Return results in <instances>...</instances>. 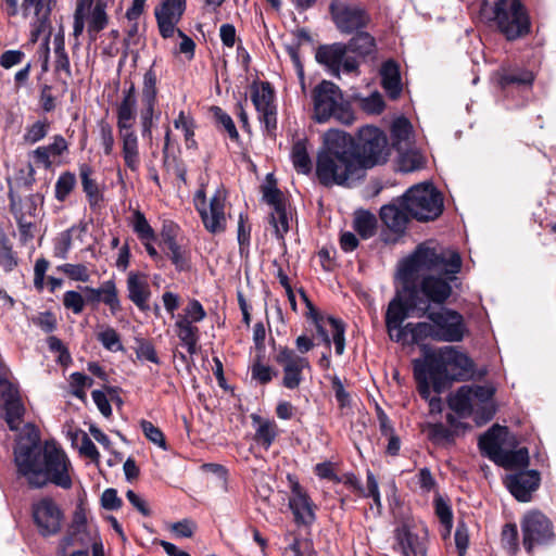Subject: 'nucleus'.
<instances>
[{
    "label": "nucleus",
    "instance_id": "5fc2aeb1",
    "mask_svg": "<svg viewBox=\"0 0 556 556\" xmlns=\"http://www.w3.org/2000/svg\"><path fill=\"white\" fill-rule=\"evenodd\" d=\"M206 313L202 304L198 300H191L184 308L182 314L177 316V319H186L190 324H195L203 320Z\"/></svg>",
    "mask_w": 556,
    "mask_h": 556
},
{
    "label": "nucleus",
    "instance_id": "13d9d810",
    "mask_svg": "<svg viewBox=\"0 0 556 556\" xmlns=\"http://www.w3.org/2000/svg\"><path fill=\"white\" fill-rule=\"evenodd\" d=\"M287 551L291 553L290 556H316L313 543L307 539H298L294 536Z\"/></svg>",
    "mask_w": 556,
    "mask_h": 556
},
{
    "label": "nucleus",
    "instance_id": "9d476101",
    "mask_svg": "<svg viewBox=\"0 0 556 556\" xmlns=\"http://www.w3.org/2000/svg\"><path fill=\"white\" fill-rule=\"evenodd\" d=\"M403 206L419 222L433 220L443 211V198L432 184H419L402 197Z\"/></svg>",
    "mask_w": 556,
    "mask_h": 556
},
{
    "label": "nucleus",
    "instance_id": "6ab92c4d",
    "mask_svg": "<svg viewBox=\"0 0 556 556\" xmlns=\"http://www.w3.org/2000/svg\"><path fill=\"white\" fill-rule=\"evenodd\" d=\"M288 480L291 489L289 507L294 516L295 522L305 526L312 525L316 518L314 503L294 477L289 475Z\"/></svg>",
    "mask_w": 556,
    "mask_h": 556
},
{
    "label": "nucleus",
    "instance_id": "1a4fd4ad",
    "mask_svg": "<svg viewBox=\"0 0 556 556\" xmlns=\"http://www.w3.org/2000/svg\"><path fill=\"white\" fill-rule=\"evenodd\" d=\"M136 89L134 84L124 91L122 102L117 108V127L122 139V153L125 165L131 170L137 172L140 166V155L138 148V137L132 130V124L136 117Z\"/></svg>",
    "mask_w": 556,
    "mask_h": 556
},
{
    "label": "nucleus",
    "instance_id": "0eeeda50",
    "mask_svg": "<svg viewBox=\"0 0 556 556\" xmlns=\"http://www.w3.org/2000/svg\"><path fill=\"white\" fill-rule=\"evenodd\" d=\"M429 321H420L415 326L417 344L426 339L441 342H460L467 333L464 317L456 311L441 307L430 309L429 305L422 308Z\"/></svg>",
    "mask_w": 556,
    "mask_h": 556
},
{
    "label": "nucleus",
    "instance_id": "2f4dec72",
    "mask_svg": "<svg viewBox=\"0 0 556 556\" xmlns=\"http://www.w3.org/2000/svg\"><path fill=\"white\" fill-rule=\"evenodd\" d=\"M381 84L383 89L392 99H396L402 91L400 70L395 62L387 61L380 70Z\"/></svg>",
    "mask_w": 556,
    "mask_h": 556
},
{
    "label": "nucleus",
    "instance_id": "a19ab883",
    "mask_svg": "<svg viewBox=\"0 0 556 556\" xmlns=\"http://www.w3.org/2000/svg\"><path fill=\"white\" fill-rule=\"evenodd\" d=\"M345 46L350 52L365 56L375 50V39L368 33H359Z\"/></svg>",
    "mask_w": 556,
    "mask_h": 556
},
{
    "label": "nucleus",
    "instance_id": "c756f323",
    "mask_svg": "<svg viewBox=\"0 0 556 556\" xmlns=\"http://www.w3.org/2000/svg\"><path fill=\"white\" fill-rule=\"evenodd\" d=\"M55 0H23L22 11L24 16H31L36 21V28L40 31L49 22L52 7Z\"/></svg>",
    "mask_w": 556,
    "mask_h": 556
},
{
    "label": "nucleus",
    "instance_id": "69168bd1",
    "mask_svg": "<svg viewBox=\"0 0 556 556\" xmlns=\"http://www.w3.org/2000/svg\"><path fill=\"white\" fill-rule=\"evenodd\" d=\"M363 497H372L375 505L378 508H381V497L379 492V485L376 477L372 472H367V486L366 489L363 488V493L358 494Z\"/></svg>",
    "mask_w": 556,
    "mask_h": 556
},
{
    "label": "nucleus",
    "instance_id": "7ed1b4c3",
    "mask_svg": "<svg viewBox=\"0 0 556 556\" xmlns=\"http://www.w3.org/2000/svg\"><path fill=\"white\" fill-rule=\"evenodd\" d=\"M316 176L326 187L350 186L364 176L350 135L337 129L325 132L324 148L317 155Z\"/></svg>",
    "mask_w": 556,
    "mask_h": 556
},
{
    "label": "nucleus",
    "instance_id": "4be33fe9",
    "mask_svg": "<svg viewBox=\"0 0 556 556\" xmlns=\"http://www.w3.org/2000/svg\"><path fill=\"white\" fill-rule=\"evenodd\" d=\"M349 49L345 45L334 43L331 46L320 47L316 52V60L327 65L332 73L339 72L342 67L346 73L356 72L358 68V62L348 55Z\"/></svg>",
    "mask_w": 556,
    "mask_h": 556
},
{
    "label": "nucleus",
    "instance_id": "c9c22d12",
    "mask_svg": "<svg viewBox=\"0 0 556 556\" xmlns=\"http://www.w3.org/2000/svg\"><path fill=\"white\" fill-rule=\"evenodd\" d=\"M79 175L81 179L83 190L87 195L90 206H97L102 200V193L100 192L97 182L91 178V167L87 164L80 165Z\"/></svg>",
    "mask_w": 556,
    "mask_h": 556
},
{
    "label": "nucleus",
    "instance_id": "412c9836",
    "mask_svg": "<svg viewBox=\"0 0 556 556\" xmlns=\"http://www.w3.org/2000/svg\"><path fill=\"white\" fill-rule=\"evenodd\" d=\"M394 549L402 556H426L428 531L413 532L407 525H402L394 532Z\"/></svg>",
    "mask_w": 556,
    "mask_h": 556
},
{
    "label": "nucleus",
    "instance_id": "680f3d73",
    "mask_svg": "<svg viewBox=\"0 0 556 556\" xmlns=\"http://www.w3.org/2000/svg\"><path fill=\"white\" fill-rule=\"evenodd\" d=\"M136 356L140 361H148L154 364H160V358L153 344L147 340L137 341Z\"/></svg>",
    "mask_w": 556,
    "mask_h": 556
},
{
    "label": "nucleus",
    "instance_id": "c85d7f7f",
    "mask_svg": "<svg viewBox=\"0 0 556 556\" xmlns=\"http://www.w3.org/2000/svg\"><path fill=\"white\" fill-rule=\"evenodd\" d=\"M127 290L128 298L140 309H144L151 294L147 276L140 273L130 271L127 277Z\"/></svg>",
    "mask_w": 556,
    "mask_h": 556
},
{
    "label": "nucleus",
    "instance_id": "e433bc0d",
    "mask_svg": "<svg viewBox=\"0 0 556 556\" xmlns=\"http://www.w3.org/2000/svg\"><path fill=\"white\" fill-rule=\"evenodd\" d=\"M403 147L399 151L397 165L399 169L404 173H409L421 168L425 164L424 155L415 148L407 149Z\"/></svg>",
    "mask_w": 556,
    "mask_h": 556
},
{
    "label": "nucleus",
    "instance_id": "cd10ccee",
    "mask_svg": "<svg viewBox=\"0 0 556 556\" xmlns=\"http://www.w3.org/2000/svg\"><path fill=\"white\" fill-rule=\"evenodd\" d=\"M316 323V331L318 336L323 339L328 349H330L331 340L328 333V330L325 328V325L328 324L330 326V332L332 334V340L334 343L336 353L338 355H342L345 348V338H344V325L341 320L327 317L324 318H315Z\"/></svg>",
    "mask_w": 556,
    "mask_h": 556
},
{
    "label": "nucleus",
    "instance_id": "f8f14e48",
    "mask_svg": "<svg viewBox=\"0 0 556 556\" xmlns=\"http://www.w3.org/2000/svg\"><path fill=\"white\" fill-rule=\"evenodd\" d=\"M226 190L222 187L215 190L210 200L206 199V192L203 187L194 193V207L201 217L204 228L213 235L222 233L226 230Z\"/></svg>",
    "mask_w": 556,
    "mask_h": 556
},
{
    "label": "nucleus",
    "instance_id": "5701e85b",
    "mask_svg": "<svg viewBox=\"0 0 556 556\" xmlns=\"http://www.w3.org/2000/svg\"><path fill=\"white\" fill-rule=\"evenodd\" d=\"M0 407L5 413V420L11 430H17L24 406L16 387L7 379H0Z\"/></svg>",
    "mask_w": 556,
    "mask_h": 556
},
{
    "label": "nucleus",
    "instance_id": "774afa93",
    "mask_svg": "<svg viewBox=\"0 0 556 556\" xmlns=\"http://www.w3.org/2000/svg\"><path fill=\"white\" fill-rule=\"evenodd\" d=\"M427 435L434 442L450 441L451 431L442 424H429L426 428Z\"/></svg>",
    "mask_w": 556,
    "mask_h": 556
},
{
    "label": "nucleus",
    "instance_id": "8fccbe9b",
    "mask_svg": "<svg viewBox=\"0 0 556 556\" xmlns=\"http://www.w3.org/2000/svg\"><path fill=\"white\" fill-rule=\"evenodd\" d=\"M48 130L49 122L46 118L37 121L26 127L25 134L23 135V140L28 144H35L47 136Z\"/></svg>",
    "mask_w": 556,
    "mask_h": 556
},
{
    "label": "nucleus",
    "instance_id": "603ef678",
    "mask_svg": "<svg viewBox=\"0 0 556 556\" xmlns=\"http://www.w3.org/2000/svg\"><path fill=\"white\" fill-rule=\"evenodd\" d=\"M142 104H155L156 102V75L148 71L143 76Z\"/></svg>",
    "mask_w": 556,
    "mask_h": 556
},
{
    "label": "nucleus",
    "instance_id": "b1692460",
    "mask_svg": "<svg viewBox=\"0 0 556 556\" xmlns=\"http://www.w3.org/2000/svg\"><path fill=\"white\" fill-rule=\"evenodd\" d=\"M34 520L43 535L56 533L61 528L62 513L50 498H42L33 507Z\"/></svg>",
    "mask_w": 556,
    "mask_h": 556
},
{
    "label": "nucleus",
    "instance_id": "49530a36",
    "mask_svg": "<svg viewBox=\"0 0 556 556\" xmlns=\"http://www.w3.org/2000/svg\"><path fill=\"white\" fill-rule=\"evenodd\" d=\"M414 375L418 382L419 394L425 400L431 399L430 382L432 383V381L427 371V367H425L424 362H421V361L414 362Z\"/></svg>",
    "mask_w": 556,
    "mask_h": 556
},
{
    "label": "nucleus",
    "instance_id": "473e14b6",
    "mask_svg": "<svg viewBox=\"0 0 556 556\" xmlns=\"http://www.w3.org/2000/svg\"><path fill=\"white\" fill-rule=\"evenodd\" d=\"M309 143L306 138H299L293 142L291 149V161L299 174L307 175L312 172L313 163L309 156Z\"/></svg>",
    "mask_w": 556,
    "mask_h": 556
},
{
    "label": "nucleus",
    "instance_id": "a211bd4d",
    "mask_svg": "<svg viewBox=\"0 0 556 556\" xmlns=\"http://www.w3.org/2000/svg\"><path fill=\"white\" fill-rule=\"evenodd\" d=\"M274 90L269 83H262L252 87L251 99L258 113V118L264 123L266 130L271 132L277 125V110L274 104Z\"/></svg>",
    "mask_w": 556,
    "mask_h": 556
},
{
    "label": "nucleus",
    "instance_id": "052dcab7",
    "mask_svg": "<svg viewBox=\"0 0 556 556\" xmlns=\"http://www.w3.org/2000/svg\"><path fill=\"white\" fill-rule=\"evenodd\" d=\"M534 77L533 74L529 71H515L510 73H506L501 78V85L506 86L510 84L517 85H531Z\"/></svg>",
    "mask_w": 556,
    "mask_h": 556
},
{
    "label": "nucleus",
    "instance_id": "bb28decb",
    "mask_svg": "<svg viewBox=\"0 0 556 556\" xmlns=\"http://www.w3.org/2000/svg\"><path fill=\"white\" fill-rule=\"evenodd\" d=\"M10 200V210L15 219L35 217L38 208L43 203V195L31 193L25 199H21L11 188L8 193Z\"/></svg>",
    "mask_w": 556,
    "mask_h": 556
},
{
    "label": "nucleus",
    "instance_id": "7c9ffc66",
    "mask_svg": "<svg viewBox=\"0 0 556 556\" xmlns=\"http://www.w3.org/2000/svg\"><path fill=\"white\" fill-rule=\"evenodd\" d=\"M251 419L255 429V441L266 450L269 448L278 434L277 424L274 420L263 418L256 414H252Z\"/></svg>",
    "mask_w": 556,
    "mask_h": 556
},
{
    "label": "nucleus",
    "instance_id": "37998d69",
    "mask_svg": "<svg viewBox=\"0 0 556 556\" xmlns=\"http://www.w3.org/2000/svg\"><path fill=\"white\" fill-rule=\"evenodd\" d=\"M100 294H102L100 301L110 307L113 315L121 311V301L113 280H106L100 286Z\"/></svg>",
    "mask_w": 556,
    "mask_h": 556
},
{
    "label": "nucleus",
    "instance_id": "4d7b16f0",
    "mask_svg": "<svg viewBox=\"0 0 556 556\" xmlns=\"http://www.w3.org/2000/svg\"><path fill=\"white\" fill-rule=\"evenodd\" d=\"M140 427L146 438L163 450H167L163 432L148 420H141Z\"/></svg>",
    "mask_w": 556,
    "mask_h": 556
},
{
    "label": "nucleus",
    "instance_id": "ddd939ff",
    "mask_svg": "<svg viewBox=\"0 0 556 556\" xmlns=\"http://www.w3.org/2000/svg\"><path fill=\"white\" fill-rule=\"evenodd\" d=\"M109 23L105 0H77L74 12L73 35L79 38L87 26L88 35L94 39Z\"/></svg>",
    "mask_w": 556,
    "mask_h": 556
},
{
    "label": "nucleus",
    "instance_id": "6e6552de",
    "mask_svg": "<svg viewBox=\"0 0 556 556\" xmlns=\"http://www.w3.org/2000/svg\"><path fill=\"white\" fill-rule=\"evenodd\" d=\"M313 118L317 123H326L331 117L350 125L354 115L350 104L344 100L340 88L329 80L320 81L312 92Z\"/></svg>",
    "mask_w": 556,
    "mask_h": 556
},
{
    "label": "nucleus",
    "instance_id": "f257e3e1",
    "mask_svg": "<svg viewBox=\"0 0 556 556\" xmlns=\"http://www.w3.org/2000/svg\"><path fill=\"white\" fill-rule=\"evenodd\" d=\"M460 268L456 251L421 244L401 263L397 277L406 286L414 285L429 302L443 304L452 294V282Z\"/></svg>",
    "mask_w": 556,
    "mask_h": 556
},
{
    "label": "nucleus",
    "instance_id": "bf43d9fd",
    "mask_svg": "<svg viewBox=\"0 0 556 556\" xmlns=\"http://www.w3.org/2000/svg\"><path fill=\"white\" fill-rule=\"evenodd\" d=\"M213 113L216 122L224 128L228 136L231 139L237 140L239 138V134L232 118L218 106L213 108Z\"/></svg>",
    "mask_w": 556,
    "mask_h": 556
},
{
    "label": "nucleus",
    "instance_id": "20e7f679",
    "mask_svg": "<svg viewBox=\"0 0 556 556\" xmlns=\"http://www.w3.org/2000/svg\"><path fill=\"white\" fill-rule=\"evenodd\" d=\"M424 364L438 393L452 381L465 379L473 369L471 359L454 346H443L428 353Z\"/></svg>",
    "mask_w": 556,
    "mask_h": 556
},
{
    "label": "nucleus",
    "instance_id": "338daca9",
    "mask_svg": "<svg viewBox=\"0 0 556 556\" xmlns=\"http://www.w3.org/2000/svg\"><path fill=\"white\" fill-rule=\"evenodd\" d=\"M275 375L274 370L270 366L264 365L261 362H255L251 366V377L253 380H256L257 382L262 384L268 383L273 376Z\"/></svg>",
    "mask_w": 556,
    "mask_h": 556
},
{
    "label": "nucleus",
    "instance_id": "393cba45",
    "mask_svg": "<svg viewBox=\"0 0 556 556\" xmlns=\"http://www.w3.org/2000/svg\"><path fill=\"white\" fill-rule=\"evenodd\" d=\"M540 480L536 470H526L506 476L505 485L516 500L529 502L531 494L539 488Z\"/></svg>",
    "mask_w": 556,
    "mask_h": 556
},
{
    "label": "nucleus",
    "instance_id": "09e8293b",
    "mask_svg": "<svg viewBox=\"0 0 556 556\" xmlns=\"http://www.w3.org/2000/svg\"><path fill=\"white\" fill-rule=\"evenodd\" d=\"M270 224L276 237L278 239H282L285 233L289 230V217L286 211V205L271 210Z\"/></svg>",
    "mask_w": 556,
    "mask_h": 556
},
{
    "label": "nucleus",
    "instance_id": "f03ea898",
    "mask_svg": "<svg viewBox=\"0 0 556 556\" xmlns=\"http://www.w3.org/2000/svg\"><path fill=\"white\" fill-rule=\"evenodd\" d=\"M27 428L30 430L28 442L24 443L21 439L14 450L18 472L34 488H41L50 482L62 489H71L73 467L65 452L54 442H46L41 452L35 428Z\"/></svg>",
    "mask_w": 556,
    "mask_h": 556
},
{
    "label": "nucleus",
    "instance_id": "39448f33",
    "mask_svg": "<svg viewBox=\"0 0 556 556\" xmlns=\"http://www.w3.org/2000/svg\"><path fill=\"white\" fill-rule=\"evenodd\" d=\"M479 20L484 23L495 22L508 40L522 37L530 30L529 16L520 0H496L494 7L489 0H481Z\"/></svg>",
    "mask_w": 556,
    "mask_h": 556
},
{
    "label": "nucleus",
    "instance_id": "ea45409f",
    "mask_svg": "<svg viewBox=\"0 0 556 556\" xmlns=\"http://www.w3.org/2000/svg\"><path fill=\"white\" fill-rule=\"evenodd\" d=\"M97 339L103 345L104 349L111 352H118L124 350L121 336L111 326H99L97 331Z\"/></svg>",
    "mask_w": 556,
    "mask_h": 556
},
{
    "label": "nucleus",
    "instance_id": "a18cd8bd",
    "mask_svg": "<svg viewBox=\"0 0 556 556\" xmlns=\"http://www.w3.org/2000/svg\"><path fill=\"white\" fill-rule=\"evenodd\" d=\"M184 10L182 0H164L162 7L156 9L155 17L160 16L161 18L179 22Z\"/></svg>",
    "mask_w": 556,
    "mask_h": 556
},
{
    "label": "nucleus",
    "instance_id": "dca6fc26",
    "mask_svg": "<svg viewBox=\"0 0 556 556\" xmlns=\"http://www.w3.org/2000/svg\"><path fill=\"white\" fill-rule=\"evenodd\" d=\"M330 13L338 29L345 34L365 27L368 22V15L363 8L344 0H333Z\"/></svg>",
    "mask_w": 556,
    "mask_h": 556
},
{
    "label": "nucleus",
    "instance_id": "c03bdc74",
    "mask_svg": "<svg viewBox=\"0 0 556 556\" xmlns=\"http://www.w3.org/2000/svg\"><path fill=\"white\" fill-rule=\"evenodd\" d=\"M76 186V176L71 172L62 173L54 186L55 199L60 202L65 201L68 194L74 190Z\"/></svg>",
    "mask_w": 556,
    "mask_h": 556
},
{
    "label": "nucleus",
    "instance_id": "4c0bfd02",
    "mask_svg": "<svg viewBox=\"0 0 556 556\" xmlns=\"http://www.w3.org/2000/svg\"><path fill=\"white\" fill-rule=\"evenodd\" d=\"M413 135V127L405 117L396 118L391 126V136L397 150L408 147Z\"/></svg>",
    "mask_w": 556,
    "mask_h": 556
},
{
    "label": "nucleus",
    "instance_id": "72a5a7b5",
    "mask_svg": "<svg viewBox=\"0 0 556 556\" xmlns=\"http://www.w3.org/2000/svg\"><path fill=\"white\" fill-rule=\"evenodd\" d=\"M175 331L182 345L187 348L190 355L195 354L199 341V328L186 319H176Z\"/></svg>",
    "mask_w": 556,
    "mask_h": 556
},
{
    "label": "nucleus",
    "instance_id": "f704fd0d",
    "mask_svg": "<svg viewBox=\"0 0 556 556\" xmlns=\"http://www.w3.org/2000/svg\"><path fill=\"white\" fill-rule=\"evenodd\" d=\"M460 394L462 387L450 397V407L463 417L475 416V421L478 424V404L475 403L476 399L471 394L465 397Z\"/></svg>",
    "mask_w": 556,
    "mask_h": 556
},
{
    "label": "nucleus",
    "instance_id": "2eb2a0df",
    "mask_svg": "<svg viewBox=\"0 0 556 556\" xmlns=\"http://www.w3.org/2000/svg\"><path fill=\"white\" fill-rule=\"evenodd\" d=\"M522 543L528 552L536 545H545L554 539V527L549 518L539 510L527 513L521 519Z\"/></svg>",
    "mask_w": 556,
    "mask_h": 556
},
{
    "label": "nucleus",
    "instance_id": "79ce46f5",
    "mask_svg": "<svg viewBox=\"0 0 556 556\" xmlns=\"http://www.w3.org/2000/svg\"><path fill=\"white\" fill-rule=\"evenodd\" d=\"M174 126L176 129H181L185 135L186 147L188 149H193L197 147V142L194 140V122L193 118L187 115L184 111H180L177 118L174 121Z\"/></svg>",
    "mask_w": 556,
    "mask_h": 556
},
{
    "label": "nucleus",
    "instance_id": "a878e982",
    "mask_svg": "<svg viewBox=\"0 0 556 556\" xmlns=\"http://www.w3.org/2000/svg\"><path fill=\"white\" fill-rule=\"evenodd\" d=\"M409 216V212L402 204V198L380 208V218L383 225L395 233L405 231Z\"/></svg>",
    "mask_w": 556,
    "mask_h": 556
},
{
    "label": "nucleus",
    "instance_id": "3c124183",
    "mask_svg": "<svg viewBox=\"0 0 556 556\" xmlns=\"http://www.w3.org/2000/svg\"><path fill=\"white\" fill-rule=\"evenodd\" d=\"M132 228L141 240L151 241L155 239V233L140 211L134 213Z\"/></svg>",
    "mask_w": 556,
    "mask_h": 556
},
{
    "label": "nucleus",
    "instance_id": "f3484780",
    "mask_svg": "<svg viewBox=\"0 0 556 556\" xmlns=\"http://www.w3.org/2000/svg\"><path fill=\"white\" fill-rule=\"evenodd\" d=\"M275 361L282 366V384L287 389H296L302 380V371L309 369L311 365L306 357L300 356L295 351L289 348H280L275 356Z\"/></svg>",
    "mask_w": 556,
    "mask_h": 556
},
{
    "label": "nucleus",
    "instance_id": "423d86ee",
    "mask_svg": "<svg viewBox=\"0 0 556 556\" xmlns=\"http://www.w3.org/2000/svg\"><path fill=\"white\" fill-rule=\"evenodd\" d=\"M517 440L506 427L494 425L479 439L481 452L506 469L527 467L529 454L526 447L515 450Z\"/></svg>",
    "mask_w": 556,
    "mask_h": 556
},
{
    "label": "nucleus",
    "instance_id": "de8ad7c7",
    "mask_svg": "<svg viewBox=\"0 0 556 556\" xmlns=\"http://www.w3.org/2000/svg\"><path fill=\"white\" fill-rule=\"evenodd\" d=\"M55 53V70L64 72L67 76L71 75V65L67 53L64 48V36L58 34L53 40Z\"/></svg>",
    "mask_w": 556,
    "mask_h": 556
},
{
    "label": "nucleus",
    "instance_id": "aec40b11",
    "mask_svg": "<svg viewBox=\"0 0 556 556\" xmlns=\"http://www.w3.org/2000/svg\"><path fill=\"white\" fill-rule=\"evenodd\" d=\"M496 387L493 383L485 384H466L462 386V396H468L471 394L476 399L478 404V425H483L491 420L496 412V405L494 403V394Z\"/></svg>",
    "mask_w": 556,
    "mask_h": 556
},
{
    "label": "nucleus",
    "instance_id": "4468645a",
    "mask_svg": "<svg viewBox=\"0 0 556 556\" xmlns=\"http://www.w3.org/2000/svg\"><path fill=\"white\" fill-rule=\"evenodd\" d=\"M406 318H408V308L400 296H395L390 301L386 313V328L389 338L404 345L417 344L415 326L418 323L403 325Z\"/></svg>",
    "mask_w": 556,
    "mask_h": 556
},
{
    "label": "nucleus",
    "instance_id": "58836bf2",
    "mask_svg": "<svg viewBox=\"0 0 556 556\" xmlns=\"http://www.w3.org/2000/svg\"><path fill=\"white\" fill-rule=\"evenodd\" d=\"M377 219L368 211H357L354 216V229L363 239L371 238L376 233Z\"/></svg>",
    "mask_w": 556,
    "mask_h": 556
},
{
    "label": "nucleus",
    "instance_id": "864d4df0",
    "mask_svg": "<svg viewBox=\"0 0 556 556\" xmlns=\"http://www.w3.org/2000/svg\"><path fill=\"white\" fill-rule=\"evenodd\" d=\"M501 543L504 548L510 553H515L518 549V529L515 523H506L502 528Z\"/></svg>",
    "mask_w": 556,
    "mask_h": 556
},
{
    "label": "nucleus",
    "instance_id": "0e129e2a",
    "mask_svg": "<svg viewBox=\"0 0 556 556\" xmlns=\"http://www.w3.org/2000/svg\"><path fill=\"white\" fill-rule=\"evenodd\" d=\"M63 305L74 314H80L85 307V300L77 291H66L63 295Z\"/></svg>",
    "mask_w": 556,
    "mask_h": 556
},
{
    "label": "nucleus",
    "instance_id": "e2e57ef3",
    "mask_svg": "<svg viewBox=\"0 0 556 556\" xmlns=\"http://www.w3.org/2000/svg\"><path fill=\"white\" fill-rule=\"evenodd\" d=\"M74 227L62 232L54 245V256L65 260L72 247V231Z\"/></svg>",
    "mask_w": 556,
    "mask_h": 556
},
{
    "label": "nucleus",
    "instance_id": "9b49d317",
    "mask_svg": "<svg viewBox=\"0 0 556 556\" xmlns=\"http://www.w3.org/2000/svg\"><path fill=\"white\" fill-rule=\"evenodd\" d=\"M355 155L363 174L367 168L386 163L390 155L387 136L377 127L362 128L355 144Z\"/></svg>",
    "mask_w": 556,
    "mask_h": 556
},
{
    "label": "nucleus",
    "instance_id": "6e6d98bb",
    "mask_svg": "<svg viewBox=\"0 0 556 556\" xmlns=\"http://www.w3.org/2000/svg\"><path fill=\"white\" fill-rule=\"evenodd\" d=\"M58 269L75 281L87 282L90 279L89 270L84 264L67 263L59 266Z\"/></svg>",
    "mask_w": 556,
    "mask_h": 556
}]
</instances>
